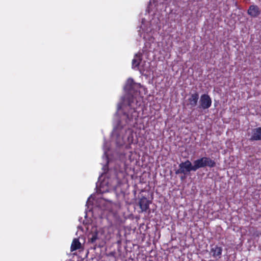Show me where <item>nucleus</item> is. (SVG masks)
I'll return each mask as SVG.
<instances>
[{
	"mask_svg": "<svg viewBox=\"0 0 261 261\" xmlns=\"http://www.w3.org/2000/svg\"><path fill=\"white\" fill-rule=\"evenodd\" d=\"M122 103L118 105L117 112L115 119H118L117 125L114 127L111 136V141L115 143L117 147L123 145L125 143L130 144L134 140L132 130L126 125H132L138 117V114L135 108L132 107L130 99L122 98Z\"/></svg>",
	"mask_w": 261,
	"mask_h": 261,
	"instance_id": "f257e3e1",
	"label": "nucleus"
},
{
	"mask_svg": "<svg viewBox=\"0 0 261 261\" xmlns=\"http://www.w3.org/2000/svg\"><path fill=\"white\" fill-rule=\"evenodd\" d=\"M165 9L166 5L163 2L150 0L147 11L152 16V18L149 22H146L145 19H143L141 27L144 33L145 50L151 51L152 47L155 45L154 38L152 35L161 29V12L163 10H165Z\"/></svg>",
	"mask_w": 261,
	"mask_h": 261,
	"instance_id": "f03ea898",
	"label": "nucleus"
},
{
	"mask_svg": "<svg viewBox=\"0 0 261 261\" xmlns=\"http://www.w3.org/2000/svg\"><path fill=\"white\" fill-rule=\"evenodd\" d=\"M194 169H197L208 166L210 168L216 166L215 162L208 157H202L194 161Z\"/></svg>",
	"mask_w": 261,
	"mask_h": 261,
	"instance_id": "7ed1b4c3",
	"label": "nucleus"
},
{
	"mask_svg": "<svg viewBox=\"0 0 261 261\" xmlns=\"http://www.w3.org/2000/svg\"><path fill=\"white\" fill-rule=\"evenodd\" d=\"M101 177H99V180L96 184L97 192L99 193H104L109 192L114 188L111 184L109 183V179L105 178L102 181H100Z\"/></svg>",
	"mask_w": 261,
	"mask_h": 261,
	"instance_id": "20e7f679",
	"label": "nucleus"
},
{
	"mask_svg": "<svg viewBox=\"0 0 261 261\" xmlns=\"http://www.w3.org/2000/svg\"><path fill=\"white\" fill-rule=\"evenodd\" d=\"M179 169L176 171V174L182 173L186 175L191 171H196V169H194V164L192 165L189 160H187L184 162L181 163L179 165Z\"/></svg>",
	"mask_w": 261,
	"mask_h": 261,
	"instance_id": "39448f33",
	"label": "nucleus"
},
{
	"mask_svg": "<svg viewBox=\"0 0 261 261\" xmlns=\"http://www.w3.org/2000/svg\"><path fill=\"white\" fill-rule=\"evenodd\" d=\"M141 88H143V87L141 84L135 83L132 79L129 78L124 87V90L129 94H132L133 93L137 92L138 89Z\"/></svg>",
	"mask_w": 261,
	"mask_h": 261,
	"instance_id": "423d86ee",
	"label": "nucleus"
},
{
	"mask_svg": "<svg viewBox=\"0 0 261 261\" xmlns=\"http://www.w3.org/2000/svg\"><path fill=\"white\" fill-rule=\"evenodd\" d=\"M212 105V100L207 94H203L200 99V107L203 109L209 108Z\"/></svg>",
	"mask_w": 261,
	"mask_h": 261,
	"instance_id": "0eeeda50",
	"label": "nucleus"
},
{
	"mask_svg": "<svg viewBox=\"0 0 261 261\" xmlns=\"http://www.w3.org/2000/svg\"><path fill=\"white\" fill-rule=\"evenodd\" d=\"M150 203L149 200L144 197L139 200V204L142 212H146L149 208Z\"/></svg>",
	"mask_w": 261,
	"mask_h": 261,
	"instance_id": "6e6552de",
	"label": "nucleus"
},
{
	"mask_svg": "<svg viewBox=\"0 0 261 261\" xmlns=\"http://www.w3.org/2000/svg\"><path fill=\"white\" fill-rule=\"evenodd\" d=\"M250 140L251 141L261 140V127L252 129Z\"/></svg>",
	"mask_w": 261,
	"mask_h": 261,
	"instance_id": "1a4fd4ad",
	"label": "nucleus"
},
{
	"mask_svg": "<svg viewBox=\"0 0 261 261\" xmlns=\"http://www.w3.org/2000/svg\"><path fill=\"white\" fill-rule=\"evenodd\" d=\"M110 149V145L109 144L108 142H106L105 141L103 146V155L102 156L103 160H105V165L103 166V168L106 167L107 164L109 163V161L108 160V152L109 150Z\"/></svg>",
	"mask_w": 261,
	"mask_h": 261,
	"instance_id": "9d476101",
	"label": "nucleus"
},
{
	"mask_svg": "<svg viewBox=\"0 0 261 261\" xmlns=\"http://www.w3.org/2000/svg\"><path fill=\"white\" fill-rule=\"evenodd\" d=\"M142 55L140 53H138L135 54L134 59L132 61V68L133 69H139V66L140 62L142 60Z\"/></svg>",
	"mask_w": 261,
	"mask_h": 261,
	"instance_id": "9b49d317",
	"label": "nucleus"
},
{
	"mask_svg": "<svg viewBox=\"0 0 261 261\" xmlns=\"http://www.w3.org/2000/svg\"><path fill=\"white\" fill-rule=\"evenodd\" d=\"M248 13L252 17H256L260 13L259 8L255 5H251L248 10Z\"/></svg>",
	"mask_w": 261,
	"mask_h": 261,
	"instance_id": "f8f14e48",
	"label": "nucleus"
},
{
	"mask_svg": "<svg viewBox=\"0 0 261 261\" xmlns=\"http://www.w3.org/2000/svg\"><path fill=\"white\" fill-rule=\"evenodd\" d=\"M199 98V95L198 93H195L192 94L190 97L189 98V105H190L192 107H194L196 106L197 105L198 100Z\"/></svg>",
	"mask_w": 261,
	"mask_h": 261,
	"instance_id": "ddd939ff",
	"label": "nucleus"
},
{
	"mask_svg": "<svg viewBox=\"0 0 261 261\" xmlns=\"http://www.w3.org/2000/svg\"><path fill=\"white\" fill-rule=\"evenodd\" d=\"M101 202L103 204V209L112 212L113 207L116 206V204L113 203L111 201H105L104 199L101 200Z\"/></svg>",
	"mask_w": 261,
	"mask_h": 261,
	"instance_id": "4468645a",
	"label": "nucleus"
},
{
	"mask_svg": "<svg viewBox=\"0 0 261 261\" xmlns=\"http://www.w3.org/2000/svg\"><path fill=\"white\" fill-rule=\"evenodd\" d=\"M81 243L80 242L78 239H74L71 245V251H73L77 249L81 248Z\"/></svg>",
	"mask_w": 261,
	"mask_h": 261,
	"instance_id": "2eb2a0df",
	"label": "nucleus"
},
{
	"mask_svg": "<svg viewBox=\"0 0 261 261\" xmlns=\"http://www.w3.org/2000/svg\"><path fill=\"white\" fill-rule=\"evenodd\" d=\"M212 252L213 253V256L215 257H220L222 251V249L220 247L215 246L212 249Z\"/></svg>",
	"mask_w": 261,
	"mask_h": 261,
	"instance_id": "dca6fc26",
	"label": "nucleus"
},
{
	"mask_svg": "<svg viewBox=\"0 0 261 261\" xmlns=\"http://www.w3.org/2000/svg\"><path fill=\"white\" fill-rule=\"evenodd\" d=\"M88 239L90 243H94L98 239V232L96 231L89 234Z\"/></svg>",
	"mask_w": 261,
	"mask_h": 261,
	"instance_id": "f3484780",
	"label": "nucleus"
},
{
	"mask_svg": "<svg viewBox=\"0 0 261 261\" xmlns=\"http://www.w3.org/2000/svg\"><path fill=\"white\" fill-rule=\"evenodd\" d=\"M92 198V195H91L90 197L88 199L86 205L88 206L90 204L91 199Z\"/></svg>",
	"mask_w": 261,
	"mask_h": 261,
	"instance_id": "a211bd4d",
	"label": "nucleus"
}]
</instances>
